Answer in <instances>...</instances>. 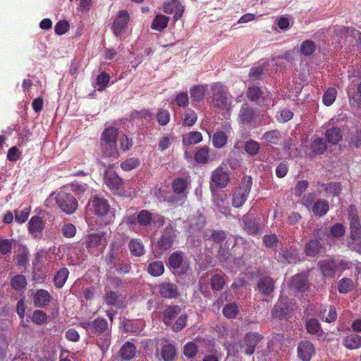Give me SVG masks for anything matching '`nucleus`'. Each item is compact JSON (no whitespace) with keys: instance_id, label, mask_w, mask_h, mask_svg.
Instances as JSON below:
<instances>
[{"instance_id":"obj_22","label":"nucleus","mask_w":361,"mask_h":361,"mask_svg":"<svg viewBox=\"0 0 361 361\" xmlns=\"http://www.w3.org/2000/svg\"><path fill=\"white\" fill-rule=\"evenodd\" d=\"M180 307L178 305L168 306L163 312V322L166 326L171 325L174 319L180 312Z\"/></svg>"},{"instance_id":"obj_15","label":"nucleus","mask_w":361,"mask_h":361,"mask_svg":"<svg viewBox=\"0 0 361 361\" xmlns=\"http://www.w3.org/2000/svg\"><path fill=\"white\" fill-rule=\"evenodd\" d=\"M28 226L29 231L32 236L35 238H40L44 227L42 219L39 216H34L30 219Z\"/></svg>"},{"instance_id":"obj_35","label":"nucleus","mask_w":361,"mask_h":361,"mask_svg":"<svg viewBox=\"0 0 361 361\" xmlns=\"http://www.w3.org/2000/svg\"><path fill=\"white\" fill-rule=\"evenodd\" d=\"M244 229L249 235H255L260 231V226L254 219L250 218L248 215L243 217Z\"/></svg>"},{"instance_id":"obj_41","label":"nucleus","mask_w":361,"mask_h":361,"mask_svg":"<svg viewBox=\"0 0 361 361\" xmlns=\"http://www.w3.org/2000/svg\"><path fill=\"white\" fill-rule=\"evenodd\" d=\"M69 271L67 268L63 267L60 269L56 274H55L54 277V286L57 288H61L66 281H67V279L68 277Z\"/></svg>"},{"instance_id":"obj_25","label":"nucleus","mask_w":361,"mask_h":361,"mask_svg":"<svg viewBox=\"0 0 361 361\" xmlns=\"http://www.w3.org/2000/svg\"><path fill=\"white\" fill-rule=\"evenodd\" d=\"M51 296L49 293L44 289L38 290L34 296V304L36 307H44L50 301Z\"/></svg>"},{"instance_id":"obj_18","label":"nucleus","mask_w":361,"mask_h":361,"mask_svg":"<svg viewBox=\"0 0 361 361\" xmlns=\"http://www.w3.org/2000/svg\"><path fill=\"white\" fill-rule=\"evenodd\" d=\"M261 339L262 336L257 333H247L245 337V344L246 345L245 353L248 355H252L255 350L256 345Z\"/></svg>"},{"instance_id":"obj_26","label":"nucleus","mask_w":361,"mask_h":361,"mask_svg":"<svg viewBox=\"0 0 361 361\" xmlns=\"http://www.w3.org/2000/svg\"><path fill=\"white\" fill-rule=\"evenodd\" d=\"M343 345L349 350H355L361 348V336L352 334L346 336L342 342Z\"/></svg>"},{"instance_id":"obj_46","label":"nucleus","mask_w":361,"mask_h":361,"mask_svg":"<svg viewBox=\"0 0 361 361\" xmlns=\"http://www.w3.org/2000/svg\"><path fill=\"white\" fill-rule=\"evenodd\" d=\"M118 133V130L116 128L109 127L103 131L102 134L101 142H117Z\"/></svg>"},{"instance_id":"obj_10","label":"nucleus","mask_w":361,"mask_h":361,"mask_svg":"<svg viewBox=\"0 0 361 361\" xmlns=\"http://www.w3.org/2000/svg\"><path fill=\"white\" fill-rule=\"evenodd\" d=\"M130 21V14L127 10L120 11L116 16L111 26L114 34L119 37L126 31Z\"/></svg>"},{"instance_id":"obj_31","label":"nucleus","mask_w":361,"mask_h":361,"mask_svg":"<svg viewBox=\"0 0 361 361\" xmlns=\"http://www.w3.org/2000/svg\"><path fill=\"white\" fill-rule=\"evenodd\" d=\"M207 88V85H197L192 86L190 90L192 100L197 102L202 101L204 99Z\"/></svg>"},{"instance_id":"obj_38","label":"nucleus","mask_w":361,"mask_h":361,"mask_svg":"<svg viewBox=\"0 0 361 361\" xmlns=\"http://www.w3.org/2000/svg\"><path fill=\"white\" fill-rule=\"evenodd\" d=\"M135 345L128 341L125 343L120 350L121 356L125 360H130L133 359L135 355Z\"/></svg>"},{"instance_id":"obj_5","label":"nucleus","mask_w":361,"mask_h":361,"mask_svg":"<svg viewBox=\"0 0 361 361\" xmlns=\"http://www.w3.org/2000/svg\"><path fill=\"white\" fill-rule=\"evenodd\" d=\"M252 184V181L250 176H245L242 179L233 195L232 205L234 207L239 208L244 204L250 192Z\"/></svg>"},{"instance_id":"obj_24","label":"nucleus","mask_w":361,"mask_h":361,"mask_svg":"<svg viewBox=\"0 0 361 361\" xmlns=\"http://www.w3.org/2000/svg\"><path fill=\"white\" fill-rule=\"evenodd\" d=\"M319 317L327 323L334 322L337 318V312L334 306L325 305L320 307Z\"/></svg>"},{"instance_id":"obj_45","label":"nucleus","mask_w":361,"mask_h":361,"mask_svg":"<svg viewBox=\"0 0 361 361\" xmlns=\"http://www.w3.org/2000/svg\"><path fill=\"white\" fill-rule=\"evenodd\" d=\"M281 139V133L278 130H271L265 132L262 140L271 145H277Z\"/></svg>"},{"instance_id":"obj_2","label":"nucleus","mask_w":361,"mask_h":361,"mask_svg":"<svg viewBox=\"0 0 361 361\" xmlns=\"http://www.w3.org/2000/svg\"><path fill=\"white\" fill-rule=\"evenodd\" d=\"M177 231L174 225L170 222L163 230L160 238L155 245V252L158 255H163L164 252L173 247V243L177 238Z\"/></svg>"},{"instance_id":"obj_34","label":"nucleus","mask_w":361,"mask_h":361,"mask_svg":"<svg viewBox=\"0 0 361 361\" xmlns=\"http://www.w3.org/2000/svg\"><path fill=\"white\" fill-rule=\"evenodd\" d=\"M202 140V135L199 131H192L183 135V145L190 146L198 144Z\"/></svg>"},{"instance_id":"obj_43","label":"nucleus","mask_w":361,"mask_h":361,"mask_svg":"<svg viewBox=\"0 0 361 361\" xmlns=\"http://www.w3.org/2000/svg\"><path fill=\"white\" fill-rule=\"evenodd\" d=\"M169 20V18L164 15H157L152 23L151 27L154 30L161 32L167 27Z\"/></svg>"},{"instance_id":"obj_7","label":"nucleus","mask_w":361,"mask_h":361,"mask_svg":"<svg viewBox=\"0 0 361 361\" xmlns=\"http://www.w3.org/2000/svg\"><path fill=\"white\" fill-rule=\"evenodd\" d=\"M89 206L94 214L100 218L106 216L110 210L109 201L102 195L98 194L91 197Z\"/></svg>"},{"instance_id":"obj_33","label":"nucleus","mask_w":361,"mask_h":361,"mask_svg":"<svg viewBox=\"0 0 361 361\" xmlns=\"http://www.w3.org/2000/svg\"><path fill=\"white\" fill-rule=\"evenodd\" d=\"M305 328L308 334L321 336L323 333L319 321L315 318L305 319Z\"/></svg>"},{"instance_id":"obj_58","label":"nucleus","mask_w":361,"mask_h":361,"mask_svg":"<svg viewBox=\"0 0 361 361\" xmlns=\"http://www.w3.org/2000/svg\"><path fill=\"white\" fill-rule=\"evenodd\" d=\"M316 49L315 44L312 40H305L300 45V52L305 56L312 55Z\"/></svg>"},{"instance_id":"obj_20","label":"nucleus","mask_w":361,"mask_h":361,"mask_svg":"<svg viewBox=\"0 0 361 361\" xmlns=\"http://www.w3.org/2000/svg\"><path fill=\"white\" fill-rule=\"evenodd\" d=\"M189 182L184 178H176L173 180L171 184L172 190L174 193L183 197H187V189Z\"/></svg>"},{"instance_id":"obj_3","label":"nucleus","mask_w":361,"mask_h":361,"mask_svg":"<svg viewBox=\"0 0 361 361\" xmlns=\"http://www.w3.org/2000/svg\"><path fill=\"white\" fill-rule=\"evenodd\" d=\"M55 201L59 208L67 214H73L78 207L77 199L64 188L56 193Z\"/></svg>"},{"instance_id":"obj_9","label":"nucleus","mask_w":361,"mask_h":361,"mask_svg":"<svg viewBox=\"0 0 361 361\" xmlns=\"http://www.w3.org/2000/svg\"><path fill=\"white\" fill-rule=\"evenodd\" d=\"M154 289L157 293L164 299H176L179 296V289L177 284L169 280L157 284Z\"/></svg>"},{"instance_id":"obj_47","label":"nucleus","mask_w":361,"mask_h":361,"mask_svg":"<svg viewBox=\"0 0 361 361\" xmlns=\"http://www.w3.org/2000/svg\"><path fill=\"white\" fill-rule=\"evenodd\" d=\"M183 262V252L177 250L173 252L169 257V264L173 269H178Z\"/></svg>"},{"instance_id":"obj_28","label":"nucleus","mask_w":361,"mask_h":361,"mask_svg":"<svg viewBox=\"0 0 361 361\" xmlns=\"http://www.w3.org/2000/svg\"><path fill=\"white\" fill-rule=\"evenodd\" d=\"M319 269L324 276H332L336 271L334 261L327 259L319 262Z\"/></svg>"},{"instance_id":"obj_53","label":"nucleus","mask_w":361,"mask_h":361,"mask_svg":"<svg viewBox=\"0 0 361 361\" xmlns=\"http://www.w3.org/2000/svg\"><path fill=\"white\" fill-rule=\"evenodd\" d=\"M227 136L224 131L216 132L212 137V144L216 148L224 147L227 142Z\"/></svg>"},{"instance_id":"obj_27","label":"nucleus","mask_w":361,"mask_h":361,"mask_svg":"<svg viewBox=\"0 0 361 361\" xmlns=\"http://www.w3.org/2000/svg\"><path fill=\"white\" fill-rule=\"evenodd\" d=\"M343 138V134L341 129L338 127H332L326 130L325 133V139L326 142L336 145Z\"/></svg>"},{"instance_id":"obj_51","label":"nucleus","mask_w":361,"mask_h":361,"mask_svg":"<svg viewBox=\"0 0 361 361\" xmlns=\"http://www.w3.org/2000/svg\"><path fill=\"white\" fill-rule=\"evenodd\" d=\"M197 121V115L195 111L191 109L185 110L183 118V126L185 127H192Z\"/></svg>"},{"instance_id":"obj_49","label":"nucleus","mask_w":361,"mask_h":361,"mask_svg":"<svg viewBox=\"0 0 361 361\" xmlns=\"http://www.w3.org/2000/svg\"><path fill=\"white\" fill-rule=\"evenodd\" d=\"M117 142H101V145L104 154L107 157H118Z\"/></svg>"},{"instance_id":"obj_8","label":"nucleus","mask_w":361,"mask_h":361,"mask_svg":"<svg viewBox=\"0 0 361 361\" xmlns=\"http://www.w3.org/2000/svg\"><path fill=\"white\" fill-rule=\"evenodd\" d=\"M212 103L215 107L225 109L228 105L227 88L219 82L214 83L212 86Z\"/></svg>"},{"instance_id":"obj_37","label":"nucleus","mask_w":361,"mask_h":361,"mask_svg":"<svg viewBox=\"0 0 361 361\" xmlns=\"http://www.w3.org/2000/svg\"><path fill=\"white\" fill-rule=\"evenodd\" d=\"M204 238L207 240H212L213 243H221L226 238V234L223 230H210L204 233Z\"/></svg>"},{"instance_id":"obj_6","label":"nucleus","mask_w":361,"mask_h":361,"mask_svg":"<svg viewBox=\"0 0 361 361\" xmlns=\"http://www.w3.org/2000/svg\"><path fill=\"white\" fill-rule=\"evenodd\" d=\"M230 180V176L222 166L217 167L212 173L209 181V188L212 194L217 189L224 188L227 186Z\"/></svg>"},{"instance_id":"obj_19","label":"nucleus","mask_w":361,"mask_h":361,"mask_svg":"<svg viewBox=\"0 0 361 361\" xmlns=\"http://www.w3.org/2000/svg\"><path fill=\"white\" fill-rule=\"evenodd\" d=\"M92 331L97 334H104L109 336L111 329L109 327L108 322L102 317H97L92 322Z\"/></svg>"},{"instance_id":"obj_36","label":"nucleus","mask_w":361,"mask_h":361,"mask_svg":"<svg viewBox=\"0 0 361 361\" xmlns=\"http://www.w3.org/2000/svg\"><path fill=\"white\" fill-rule=\"evenodd\" d=\"M138 225L142 228H148L153 221V214L147 209H142L137 214Z\"/></svg>"},{"instance_id":"obj_57","label":"nucleus","mask_w":361,"mask_h":361,"mask_svg":"<svg viewBox=\"0 0 361 361\" xmlns=\"http://www.w3.org/2000/svg\"><path fill=\"white\" fill-rule=\"evenodd\" d=\"M210 285L214 290H221L225 285V279L223 276L220 274H214L210 280Z\"/></svg>"},{"instance_id":"obj_61","label":"nucleus","mask_w":361,"mask_h":361,"mask_svg":"<svg viewBox=\"0 0 361 361\" xmlns=\"http://www.w3.org/2000/svg\"><path fill=\"white\" fill-rule=\"evenodd\" d=\"M348 142L351 146L359 147L361 146V130H355L349 133L348 134Z\"/></svg>"},{"instance_id":"obj_29","label":"nucleus","mask_w":361,"mask_h":361,"mask_svg":"<svg viewBox=\"0 0 361 361\" xmlns=\"http://www.w3.org/2000/svg\"><path fill=\"white\" fill-rule=\"evenodd\" d=\"M297 140L292 137H288L283 141V149L288 154L289 158H294L300 154V151L295 147Z\"/></svg>"},{"instance_id":"obj_52","label":"nucleus","mask_w":361,"mask_h":361,"mask_svg":"<svg viewBox=\"0 0 361 361\" xmlns=\"http://www.w3.org/2000/svg\"><path fill=\"white\" fill-rule=\"evenodd\" d=\"M326 144L321 137L314 139L311 143V149L314 154H322L326 150Z\"/></svg>"},{"instance_id":"obj_59","label":"nucleus","mask_w":361,"mask_h":361,"mask_svg":"<svg viewBox=\"0 0 361 361\" xmlns=\"http://www.w3.org/2000/svg\"><path fill=\"white\" fill-rule=\"evenodd\" d=\"M247 98L252 102H257L262 95L260 87L256 85L249 87L246 92Z\"/></svg>"},{"instance_id":"obj_64","label":"nucleus","mask_w":361,"mask_h":361,"mask_svg":"<svg viewBox=\"0 0 361 361\" xmlns=\"http://www.w3.org/2000/svg\"><path fill=\"white\" fill-rule=\"evenodd\" d=\"M156 118L158 123L161 126H164L169 123L171 114L168 110L160 109L157 112Z\"/></svg>"},{"instance_id":"obj_23","label":"nucleus","mask_w":361,"mask_h":361,"mask_svg":"<svg viewBox=\"0 0 361 361\" xmlns=\"http://www.w3.org/2000/svg\"><path fill=\"white\" fill-rule=\"evenodd\" d=\"M118 245L116 242H112L109 247V251L105 257V262L109 268L113 269L116 264V259L118 257Z\"/></svg>"},{"instance_id":"obj_42","label":"nucleus","mask_w":361,"mask_h":361,"mask_svg":"<svg viewBox=\"0 0 361 361\" xmlns=\"http://www.w3.org/2000/svg\"><path fill=\"white\" fill-rule=\"evenodd\" d=\"M350 220V239L356 240L361 236V224L359 217H353Z\"/></svg>"},{"instance_id":"obj_62","label":"nucleus","mask_w":361,"mask_h":361,"mask_svg":"<svg viewBox=\"0 0 361 361\" xmlns=\"http://www.w3.org/2000/svg\"><path fill=\"white\" fill-rule=\"evenodd\" d=\"M337 91L335 88H329L324 94L323 102L326 106H331L336 98Z\"/></svg>"},{"instance_id":"obj_32","label":"nucleus","mask_w":361,"mask_h":361,"mask_svg":"<svg viewBox=\"0 0 361 361\" xmlns=\"http://www.w3.org/2000/svg\"><path fill=\"white\" fill-rule=\"evenodd\" d=\"M63 188L73 192L79 198L88 190L87 184L79 181H73Z\"/></svg>"},{"instance_id":"obj_44","label":"nucleus","mask_w":361,"mask_h":361,"mask_svg":"<svg viewBox=\"0 0 361 361\" xmlns=\"http://www.w3.org/2000/svg\"><path fill=\"white\" fill-rule=\"evenodd\" d=\"M321 248V243L319 240H312L305 244V252L307 256L314 257L319 254Z\"/></svg>"},{"instance_id":"obj_17","label":"nucleus","mask_w":361,"mask_h":361,"mask_svg":"<svg viewBox=\"0 0 361 361\" xmlns=\"http://www.w3.org/2000/svg\"><path fill=\"white\" fill-rule=\"evenodd\" d=\"M238 120L243 124H250L255 120V112L248 104H243L239 111Z\"/></svg>"},{"instance_id":"obj_40","label":"nucleus","mask_w":361,"mask_h":361,"mask_svg":"<svg viewBox=\"0 0 361 361\" xmlns=\"http://www.w3.org/2000/svg\"><path fill=\"white\" fill-rule=\"evenodd\" d=\"M165 268L161 261H154L150 262L147 267V272L154 277H159L164 272Z\"/></svg>"},{"instance_id":"obj_30","label":"nucleus","mask_w":361,"mask_h":361,"mask_svg":"<svg viewBox=\"0 0 361 361\" xmlns=\"http://www.w3.org/2000/svg\"><path fill=\"white\" fill-rule=\"evenodd\" d=\"M128 248L130 254L135 257H141L145 254L144 245L141 240L135 238L130 240Z\"/></svg>"},{"instance_id":"obj_16","label":"nucleus","mask_w":361,"mask_h":361,"mask_svg":"<svg viewBox=\"0 0 361 361\" xmlns=\"http://www.w3.org/2000/svg\"><path fill=\"white\" fill-rule=\"evenodd\" d=\"M257 286L260 293L269 295L274 290L275 281L270 276H263L259 279Z\"/></svg>"},{"instance_id":"obj_12","label":"nucleus","mask_w":361,"mask_h":361,"mask_svg":"<svg viewBox=\"0 0 361 361\" xmlns=\"http://www.w3.org/2000/svg\"><path fill=\"white\" fill-rule=\"evenodd\" d=\"M297 352L298 357L302 361H310L315 353V348L310 341L305 340L299 343Z\"/></svg>"},{"instance_id":"obj_11","label":"nucleus","mask_w":361,"mask_h":361,"mask_svg":"<svg viewBox=\"0 0 361 361\" xmlns=\"http://www.w3.org/2000/svg\"><path fill=\"white\" fill-rule=\"evenodd\" d=\"M290 313V308L288 302V298L280 296L277 302L274 305L271 315L273 317L280 320L287 319Z\"/></svg>"},{"instance_id":"obj_14","label":"nucleus","mask_w":361,"mask_h":361,"mask_svg":"<svg viewBox=\"0 0 361 361\" xmlns=\"http://www.w3.org/2000/svg\"><path fill=\"white\" fill-rule=\"evenodd\" d=\"M104 183L114 193H118L122 185V180L115 171H107L104 174Z\"/></svg>"},{"instance_id":"obj_4","label":"nucleus","mask_w":361,"mask_h":361,"mask_svg":"<svg viewBox=\"0 0 361 361\" xmlns=\"http://www.w3.org/2000/svg\"><path fill=\"white\" fill-rule=\"evenodd\" d=\"M104 233L99 232L87 235L84 238L82 245L87 250L88 252L99 256L105 249L106 243L103 242Z\"/></svg>"},{"instance_id":"obj_63","label":"nucleus","mask_w":361,"mask_h":361,"mask_svg":"<svg viewBox=\"0 0 361 361\" xmlns=\"http://www.w3.org/2000/svg\"><path fill=\"white\" fill-rule=\"evenodd\" d=\"M140 160L137 158H128L121 164V169L125 171H130L140 165Z\"/></svg>"},{"instance_id":"obj_13","label":"nucleus","mask_w":361,"mask_h":361,"mask_svg":"<svg viewBox=\"0 0 361 361\" xmlns=\"http://www.w3.org/2000/svg\"><path fill=\"white\" fill-rule=\"evenodd\" d=\"M288 286L293 292H305L309 288V282L305 275L295 274L290 279Z\"/></svg>"},{"instance_id":"obj_21","label":"nucleus","mask_w":361,"mask_h":361,"mask_svg":"<svg viewBox=\"0 0 361 361\" xmlns=\"http://www.w3.org/2000/svg\"><path fill=\"white\" fill-rule=\"evenodd\" d=\"M334 34L338 37H341V38H343V35L345 37L346 34H349L354 38L357 37V46L361 49V32L356 30L355 28L344 26L340 29L335 30Z\"/></svg>"},{"instance_id":"obj_39","label":"nucleus","mask_w":361,"mask_h":361,"mask_svg":"<svg viewBox=\"0 0 361 361\" xmlns=\"http://www.w3.org/2000/svg\"><path fill=\"white\" fill-rule=\"evenodd\" d=\"M176 348L172 343H167L162 346L161 356L164 361H173L176 355Z\"/></svg>"},{"instance_id":"obj_48","label":"nucleus","mask_w":361,"mask_h":361,"mask_svg":"<svg viewBox=\"0 0 361 361\" xmlns=\"http://www.w3.org/2000/svg\"><path fill=\"white\" fill-rule=\"evenodd\" d=\"M194 159L197 163L200 164L207 163L209 159V149L207 147L199 148L195 153Z\"/></svg>"},{"instance_id":"obj_54","label":"nucleus","mask_w":361,"mask_h":361,"mask_svg":"<svg viewBox=\"0 0 361 361\" xmlns=\"http://www.w3.org/2000/svg\"><path fill=\"white\" fill-rule=\"evenodd\" d=\"M222 312H223V314L226 318L233 319L237 316V314L239 312V310H238V307L236 303L231 302V303L226 304L224 307Z\"/></svg>"},{"instance_id":"obj_55","label":"nucleus","mask_w":361,"mask_h":361,"mask_svg":"<svg viewBox=\"0 0 361 361\" xmlns=\"http://www.w3.org/2000/svg\"><path fill=\"white\" fill-rule=\"evenodd\" d=\"M259 144L254 140H249L244 145L245 151L251 156L257 155L259 152Z\"/></svg>"},{"instance_id":"obj_56","label":"nucleus","mask_w":361,"mask_h":361,"mask_svg":"<svg viewBox=\"0 0 361 361\" xmlns=\"http://www.w3.org/2000/svg\"><path fill=\"white\" fill-rule=\"evenodd\" d=\"M27 285V281L23 275L18 274L12 278L11 280V286L16 290H20L24 288Z\"/></svg>"},{"instance_id":"obj_1","label":"nucleus","mask_w":361,"mask_h":361,"mask_svg":"<svg viewBox=\"0 0 361 361\" xmlns=\"http://www.w3.org/2000/svg\"><path fill=\"white\" fill-rule=\"evenodd\" d=\"M300 203L310 210L314 216L322 217L325 216L329 210V202L326 200H316V195L308 192L304 195Z\"/></svg>"},{"instance_id":"obj_60","label":"nucleus","mask_w":361,"mask_h":361,"mask_svg":"<svg viewBox=\"0 0 361 361\" xmlns=\"http://www.w3.org/2000/svg\"><path fill=\"white\" fill-rule=\"evenodd\" d=\"M353 286V281L350 279L343 278L338 283V290L340 293H347L350 292Z\"/></svg>"},{"instance_id":"obj_50","label":"nucleus","mask_w":361,"mask_h":361,"mask_svg":"<svg viewBox=\"0 0 361 361\" xmlns=\"http://www.w3.org/2000/svg\"><path fill=\"white\" fill-rule=\"evenodd\" d=\"M322 189L326 192L327 196H337L341 192V185L339 183H329L322 185Z\"/></svg>"}]
</instances>
